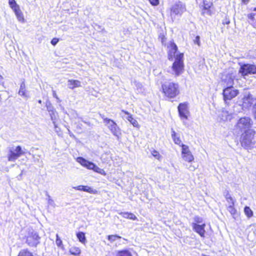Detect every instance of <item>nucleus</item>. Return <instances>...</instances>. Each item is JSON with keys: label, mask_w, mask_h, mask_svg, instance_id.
I'll use <instances>...</instances> for the list:
<instances>
[{"label": "nucleus", "mask_w": 256, "mask_h": 256, "mask_svg": "<svg viewBox=\"0 0 256 256\" xmlns=\"http://www.w3.org/2000/svg\"><path fill=\"white\" fill-rule=\"evenodd\" d=\"M252 121L247 117L240 118L236 125V128L241 132L240 144L246 149L252 148L256 143V132L252 128Z\"/></svg>", "instance_id": "f257e3e1"}, {"label": "nucleus", "mask_w": 256, "mask_h": 256, "mask_svg": "<svg viewBox=\"0 0 256 256\" xmlns=\"http://www.w3.org/2000/svg\"><path fill=\"white\" fill-rule=\"evenodd\" d=\"M24 240L25 242L30 247L36 248L40 244V237L38 234L33 228L29 227L26 230Z\"/></svg>", "instance_id": "f03ea898"}, {"label": "nucleus", "mask_w": 256, "mask_h": 256, "mask_svg": "<svg viewBox=\"0 0 256 256\" xmlns=\"http://www.w3.org/2000/svg\"><path fill=\"white\" fill-rule=\"evenodd\" d=\"M77 162L82 166L89 170H93L94 172L102 175L105 176L106 174L105 171L103 169L100 168L94 162L88 161L82 157H78L77 158Z\"/></svg>", "instance_id": "7ed1b4c3"}, {"label": "nucleus", "mask_w": 256, "mask_h": 256, "mask_svg": "<svg viewBox=\"0 0 256 256\" xmlns=\"http://www.w3.org/2000/svg\"><path fill=\"white\" fill-rule=\"evenodd\" d=\"M24 154L25 152L22 150L20 146L9 147L8 154V160L10 162H14L16 159Z\"/></svg>", "instance_id": "20e7f679"}, {"label": "nucleus", "mask_w": 256, "mask_h": 256, "mask_svg": "<svg viewBox=\"0 0 256 256\" xmlns=\"http://www.w3.org/2000/svg\"><path fill=\"white\" fill-rule=\"evenodd\" d=\"M199 6L201 14L203 16L206 14L212 16L214 13V6L212 0H202Z\"/></svg>", "instance_id": "39448f33"}, {"label": "nucleus", "mask_w": 256, "mask_h": 256, "mask_svg": "<svg viewBox=\"0 0 256 256\" xmlns=\"http://www.w3.org/2000/svg\"><path fill=\"white\" fill-rule=\"evenodd\" d=\"M230 79V86L224 89L222 92V95L224 101L232 99L237 96L239 94L238 90L234 88L232 86L234 84V80L232 78Z\"/></svg>", "instance_id": "423d86ee"}, {"label": "nucleus", "mask_w": 256, "mask_h": 256, "mask_svg": "<svg viewBox=\"0 0 256 256\" xmlns=\"http://www.w3.org/2000/svg\"><path fill=\"white\" fill-rule=\"evenodd\" d=\"M238 72L242 76L256 74V65L250 64H244L240 66Z\"/></svg>", "instance_id": "0eeeda50"}, {"label": "nucleus", "mask_w": 256, "mask_h": 256, "mask_svg": "<svg viewBox=\"0 0 256 256\" xmlns=\"http://www.w3.org/2000/svg\"><path fill=\"white\" fill-rule=\"evenodd\" d=\"M163 92L168 98H172L176 96V88L174 83H169L162 86Z\"/></svg>", "instance_id": "6e6552de"}, {"label": "nucleus", "mask_w": 256, "mask_h": 256, "mask_svg": "<svg viewBox=\"0 0 256 256\" xmlns=\"http://www.w3.org/2000/svg\"><path fill=\"white\" fill-rule=\"evenodd\" d=\"M104 121L112 134L118 137L120 134V129L117 126L116 123L112 120L108 118H104Z\"/></svg>", "instance_id": "1a4fd4ad"}, {"label": "nucleus", "mask_w": 256, "mask_h": 256, "mask_svg": "<svg viewBox=\"0 0 256 256\" xmlns=\"http://www.w3.org/2000/svg\"><path fill=\"white\" fill-rule=\"evenodd\" d=\"M242 100V102L241 106L242 108H248L252 106L254 98L250 93H248L247 95L244 96Z\"/></svg>", "instance_id": "9d476101"}, {"label": "nucleus", "mask_w": 256, "mask_h": 256, "mask_svg": "<svg viewBox=\"0 0 256 256\" xmlns=\"http://www.w3.org/2000/svg\"><path fill=\"white\" fill-rule=\"evenodd\" d=\"M206 224L204 223L202 224H198L196 223L192 224V228L193 230L198 233L201 237H204L206 230H205Z\"/></svg>", "instance_id": "9b49d317"}, {"label": "nucleus", "mask_w": 256, "mask_h": 256, "mask_svg": "<svg viewBox=\"0 0 256 256\" xmlns=\"http://www.w3.org/2000/svg\"><path fill=\"white\" fill-rule=\"evenodd\" d=\"M183 58L184 54L182 53L177 55V75L181 74L184 70Z\"/></svg>", "instance_id": "f8f14e48"}, {"label": "nucleus", "mask_w": 256, "mask_h": 256, "mask_svg": "<svg viewBox=\"0 0 256 256\" xmlns=\"http://www.w3.org/2000/svg\"><path fill=\"white\" fill-rule=\"evenodd\" d=\"M168 58L170 60H172L176 56V44L174 42H172L168 46Z\"/></svg>", "instance_id": "ddd939ff"}, {"label": "nucleus", "mask_w": 256, "mask_h": 256, "mask_svg": "<svg viewBox=\"0 0 256 256\" xmlns=\"http://www.w3.org/2000/svg\"><path fill=\"white\" fill-rule=\"evenodd\" d=\"M73 188H74L76 190H81V191L88 192L90 194H96L98 192L96 190L92 189L90 187L88 186H85L80 185V186H74Z\"/></svg>", "instance_id": "4468645a"}, {"label": "nucleus", "mask_w": 256, "mask_h": 256, "mask_svg": "<svg viewBox=\"0 0 256 256\" xmlns=\"http://www.w3.org/2000/svg\"><path fill=\"white\" fill-rule=\"evenodd\" d=\"M68 86L70 88L73 90L76 88L81 86V82L77 80H69L68 81Z\"/></svg>", "instance_id": "2eb2a0df"}, {"label": "nucleus", "mask_w": 256, "mask_h": 256, "mask_svg": "<svg viewBox=\"0 0 256 256\" xmlns=\"http://www.w3.org/2000/svg\"><path fill=\"white\" fill-rule=\"evenodd\" d=\"M13 11L14 12L16 16V18L20 22H24V14L21 11L20 6L18 8H14V10H13Z\"/></svg>", "instance_id": "dca6fc26"}, {"label": "nucleus", "mask_w": 256, "mask_h": 256, "mask_svg": "<svg viewBox=\"0 0 256 256\" xmlns=\"http://www.w3.org/2000/svg\"><path fill=\"white\" fill-rule=\"evenodd\" d=\"M120 214L122 216L123 218H128L132 220H137L136 216L132 212H121L120 213Z\"/></svg>", "instance_id": "f3484780"}, {"label": "nucleus", "mask_w": 256, "mask_h": 256, "mask_svg": "<svg viewBox=\"0 0 256 256\" xmlns=\"http://www.w3.org/2000/svg\"><path fill=\"white\" fill-rule=\"evenodd\" d=\"M126 114L125 118L127 119L134 126L138 128V124L137 120L133 118L131 115H130V113H125Z\"/></svg>", "instance_id": "a211bd4d"}, {"label": "nucleus", "mask_w": 256, "mask_h": 256, "mask_svg": "<svg viewBox=\"0 0 256 256\" xmlns=\"http://www.w3.org/2000/svg\"><path fill=\"white\" fill-rule=\"evenodd\" d=\"M182 158L187 162H192L194 161V157L190 152L182 155Z\"/></svg>", "instance_id": "6ab92c4d"}, {"label": "nucleus", "mask_w": 256, "mask_h": 256, "mask_svg": "<svg viewBox=\"0 0 256 256\" xmlns=\"http://www.w3.org/2000/svg\"><path fill=\"white\" fill-rule=\"evenodd\" d=\"M76 236L78 240L82 244H85L86 242L85 233L82 232H78L76 234Z\"/></svg>", "instance_id": "aec40b11"}, {"label": "nucleus", "mask_w": 256, "mask_h": 256, "mask_svg": "<svg viewBox=\"0 0 256 256\" xmlns=\"http://www.w3.org/2000/svg\"><path fill=\"white\" fill-rule=\"evenodd\" d=\"M247 16L253 26L256 28V13L248 14Z\"/></svg>", "instance_id": "412c9836"}, {"label": "nucleus", "mask_w": 256, "mask_h": 256, "mask_svg": "<svg viewBox=\"0 0 256 256\" xmlns=\"http://www.w3.org/2000/svg\"><path fill=\"white\" fill-rule=\"evenodd\" d=\"M71 255H73L74 256H78L81 253L80 250L76 246L72 247L69 250Z\"/></svg>", "instance_id": "4be33fe9"}, {"label": "nucleus", "mask_w": 256, "mask_h": 256, "mask_svg": "<svg viewBox=\"0 0 256 256\" xmlns=\"http://www.w3.org/2000/svg\"><path fill=\"white\" fill-rule=\"evenodd\" d=\"M224 197L227 202L231 204H234L235 200L232 196L230 192L227 190L225 192Z\"/></svg>", "instance_id": "5701e85b"}, {"label": "nucleus", "mask_w": 256, "mask_h": 256, "mask_svg": "<svg viewBox=\"0 0 256 256\" xmlns=\"http://www.w3.org/2000/svg\"><path fill=\"white\" fill-rule=\"evenodd\" d=\"M18 256H34L33 254L28 249H23L20 250Z\"/></svg>", "instance_id": "b1692460"}, {"label": "nucleus", "mask_w": 256, "mask_h": 256, "mask_svg": "<svg viewBox=\"0 0 256 256\" xmlns=\"http://www.w3.org/2000/svg\"><path fill=\"white\" fill-rule=\"evenodd\" d=\"M228 210L233 218H235V216L237 214V210L234 208V204H231L228 207Z\"/></svg>", "instance_id": "393cba45"}, {"label": "nucleus", "mask_w": 256, "mask_h": 256, "mask_svg": "<svg viewBox=\"0 0 256 256\" xmlns=\"http://www.w3.org/2000/svg\"><path fill=\"white\" fill-rule=\"evenodd\" d=\"M188 110V104L186 103L180 104L178 106V112H186Z\"/></svg>", "instance_id": "a878e982"}, {"label": "nucleus", "mask_w": 256, "mask_h": 256, "mask_svg": "<svg viewBox=\"0 0 256 256\" xmlns=\"http://www.w3.org/2000/svg\"><path fill=\"white\" fill-rule=\"evenodd\" d=\"M116 256H132L131 252L126 250L119 251Z\"/></svg>", "instance_id": "bb28decb"}, {"label": "nucleus", "mask_w": 256, "mask_h": 256, "mask_svg": "<svg viewBox=\"0 0 256 256\" xmlns=\"http://www.w3.org/2000/svg\"><path fill=\"white\" fill-rule=\"evenodd\" d=\"M244 212L246 216L248 218L253 216V212L249 206H246L244 208Z\"/></svg>", "instance_id": "cd10ccee"}, {"label": "nucleus", "mask_w": 256, "mask_h": 256, "mask_svg": "<svg viewBox=\"0 0 256 256\" xmlns=\"http://www.w3.org/2000/svg\"><path fill=\"white\" fill-rule=\"evenodd\" d=\"M8 4L12 10L19 7L15 0H8Z\"/></svg>", "instance_id": "c85d7f7f"}, {"label": "nucleus", "mask_w": 256, "mask_h": 256, "mask_svg": "<svg viewBox=\"0 0 256 256\" xmlns=\"http://www.w3.org/2000/svg\"><path fill=\"white\" fill-rule=\"evenodd\" d=\"M180 146L182 147V155L190 152L188 146L182 144Z\"/></svg>", "instance_id": "c756f323"}, {"label": "nucleus", "mask_w": 256, "mask_h": 256, "mask_svg": "<svg viewBox=\"0 0 256 256\" xmlns=\"http://www.w3.org/2000/svg\"><path fill=\"white\" fill-rule=\"evenodd\" d=\"M56 243L58 247L63 248L62 242L58 236V234H56Z\"/></svg>", "instance_id": "7c9ffc66"}, {"label": "nucleus", "mask_w": 256, "mask_h": 256, "mask_svg": "<svg viewBox=\"0 0 256 256\" xmlns=\"http://www.w3.org/2000/svg\"><path fill=\"white\" fill-rule=\"evenodd\" d=\"M121 237L118 235H108V240L111 242H113L116 240V238H120Z\"/></svg>", "instance_id": "2f4dec72"}, {"label": "nucleus", "mask_w": 256, "mask_h": 256, "mask_svg": "<svg viewBox=\"0 0 256 256\" xmlns=\"http://www.w3.org/2000/svg\"><path fill=\"white\" fill-rule=\"evenodd\" d=\"M150 4L152 6H157L160 4L159 0H148Z\"/></svg>", "instance_id": "473e14b6"}, {"label": "nucleus", "mask_w": 256, "mask_h": 256, "mask_svg": "<svg viewBox=\"0 0 256 256\" xmlns=\"http://www.w3.org/2000/svg\"><path fill=\"white\" fill-rule=\"evenodd\" d=\"M194 223H196L197 224H198L202 222V218L198 216H196L194 218Z\"/></svg>", "instance_id": "72a5a7b5"}, {"label": "nucleus", "mask_w": 256, "mask_h": 256, "mask_svg": "<svg viewBox=\"0 0 256 256\" xmlns=\"http://www.w3.org/2000/svg\"><path fill=\"white\" fill-rule=\"evenodd\" d=\"M19 94L23 96L25 95L24 84L20 85Z\"/></svg>", "instance_id": "f704fd0d"}, {"label": "nucleus", "mask_w": 256, "mask_h": 256, "mask_svg": "<svg viewBox=\"0 0 256 256\" xmlns=\"http://www.w3.org/2000/svg\"><path fill=\"white\" fill-rule=\"evenodd\" d=\"M230 18H228V17L226 16L225 17V18L223 20L222 24L224 25H226V24L228 25L230 24Z\"/></svg>", "instance_id": "c9c22d12"}, {"label": "nucleus", "mask_w": 256, "mask_h": 256, "mask_svg": "<svg viewBox=\"0 0 256 256\" xmlns=\"http://www.w3.org/2000/svg\"><path fill=\"white\" fill-rule=\"evenodd\" d=\"M152 154L156 158H158V159L159 158L160 155L159 152H157L156 150H153L152 152Z\"/></svg>", "instance_id": "e433bc0d"}, {"label": "nucleus", "mask_w": 256, "mask_h": 256, "mask_svg": "<svg viewBox=\"0 0 256 256\" xmlns=\"http://www.w3.org/2000/svg\"><path fill=\"white\" fill-rule=\"evenodd\" d=\"M194 43L195 44H196L198 46H200V37L198 36H196L194 40Z\"/></svg>", "instance_id": "4c0bfd02"}, {"label": "nucleus", "mask_w": 256, "mask_h": 256, "mask_svg": "<svg viewBox=\"0 0 256 256\" xmlns=\"http://www.w3.org/2000/svg\"><path fill=\"white\" fill-rule=\"evenodd\" d=\"M58 41H59V39L58 38H52L50 42L52 45L54 46L57 44V43L58 42Z\"/></svg>", "instance_id": "58836bf2"}, {"label": "nucleus", "mask_w": 256, "mask_h": 256, "mask_svg": "<svg viewBox=\"0 0 256 256\" xmlns=\"http://www.w3.org/2000/svg\"><path fill=\"white\" fill-rule=\"evenodd\" d=\"M172 138L173 139V140H174V144H176V132H175L174 130L172 128Z\"/></svg>", "instance_id": "ea45409f"}, {"label": "nucleus", "mask_w": 256, "mask_h": 256, "mask_svg": "<svg viewBox=\"0 0 256 256\" xmlns=\"http://www.w3.org/2000/svg\"><path fill=\"white\" fill-rule=\"evenodd\" d=\"M48 204L53 206L54 205V201L52 198H50V196L48 194Z\"/></svg>", "instance_id": "a19ab883"}, {"label": "nucleus", "mask_w": 256, "mask_h": 256, "mask_svg": "<svg viewBox=\"0 0 256 256\" xmlns=\"http://www.w3.org/2000/svg\"><path fill=\"white\" fill-rule=\"evenodd\" d=\"M250 0H242V3L244 4H246L248 3Z\"/></svg>", "instance_id": "79ce46f5"}, {"label": "nucleus", "mask_w": 256, "mask_h": 256, "mask_svg": "<svg viewBox=\"0 0 256 256\" xmlns=\"http://www.w3.org/2000/svg\"><path fill=\"white\" fill-rule=\"evenodd\" d=\"M179 114H180V116L181 118L185 117V113H182V112H180V113H179Z\"/></svg>", "instance_id": "37998d69"}, {"label": "nucleus", "mask_w": 256, "mask_h": 256, "mask_svg": "<svg viewBox=\"0 0 256 256\" xmlns=\"http://www.w3.org/2000/svg\"><path fill=\"white\" fill-rule=\"evenodd\" d=\"M172 68L175 69L176 68V62H174L173 64H172Z\"/></svg>", "instance_id": "c03bdc74"}, {"label": "nucleus", "mask_w": 256, "mask_h": 256, "mask_svg": "<svg viewBox=\"0 0 256 256\" xmlns=\"http://www.w3.org/2000/svg\"><path fill=\"white\" fill-rule=\"evenodd\" d=\"M55 114V113L52 112V114H50V117H51L52 120H53V118H54V116L55 117V116H54L55 114Z\"/></svg>", "instance_id": "a18cd8bd"}, {"label": "nucleus", "mask_w": 256, "mask_h": 256, "mask_svg": "<svg viewBox=\"0 0 256 256\" xmlns=\"http://www.w3.org/2000/svg\"><path fill=\"white\" fill-rule=\"evenodd\" d=\"M164 36H162V42H164Z\"/></svg>", "instance_id": "49530a36"}, {"label": "nucleus", "mask_w": 256, "mask_h": 256, "mask_svg": "<svg viewBox=\"0 0 256 256\" xmlns=\"http://www.w3.org/2000/svg\"><path fill=\"white\" fill-rule=\"evenodd\" d=\"M254 112H256V103L254 104Z\"/></svg>", "instance_id": "de8ad7c7"}, {"label": "nucleus", "mask_w": 256, "mask_h": 256, "mask_svg": "<svg viewBox=\"0 0 256 256\" xmlns=\"http://www.w3.org/2000/svg\"><path fill=\"white\" fill-rule=\"evenodd\" d=\"M22 172H21V173H20V174L18 176V180L20 179V178H20V177H21V176H22Z\"/></svg>", "instance_id": "09e8293b"}, {"label": "nucleus", "mask_w": 256, "mask_h": 256, "mask_svg": "<svg viewBox=\"0 0 256 256\" xmlns=\"http://www.w3.org/2000/svg\"><path fill=\"white\" fill-rule=\"evenodd\" d=\"M53 123H54V126H55V128H56H56H57V126H56V122H55L54 121V122H53Z\"/></svg>", "instance_id": "8fccbe9b"}, {"label": "nucleus", "mask_w": 256, "mask_h": 256, "mask_svg": "<svg viewBox=\"0 0 256 256\" xmlns=\"http://www.w3.org/2000/svg\"><path fill=\"white\" fill-rule=\"evenodd\" d=\"M53 94H54V97L56 98V92H53Z\"/></svg>", "instance_id": "3c124183"}, {"label": "nucleus", "mask_w": 256, "mask_h": 256, "mask_svg": "<svg viewBox=\"0 0 256 256\" xmlns=\"http://www.w3.org/2000/svg\"><path fill=\"white\" fill-rule=\"evenodd\" d=\"M2 79V76L0 74V80Z\"/></svg>", "instance_id": "603ef678"}, {"label": "nucleus", "mask_w": 256, "mask_h": 256, "mask_svg": "<svg viewBox=\"0 0 256 256\" xmlns=\"http://www.w3.org/2000/svg\"><path fill=\"white\" fill-rule=\"evenodd\" d=\"M38 103L41 104V102H42V100H39L38 101Z\"/></svg>", "instance_id": "864d4df0"}, {"label": "nucleus", "mask_w": 256, "mask_h": 256, "mask_svg": "<svg viewBox=\"0 0 256 256\" xmlns=\"http://www.w3.org/2000/svg\"><path fill=\"white\" fill-rule=\"evenodd\" d=\"M254 11H256V7L254 8Z\"/></svg>", "instance_id": "5fc2aeb1"}]
</instances>
